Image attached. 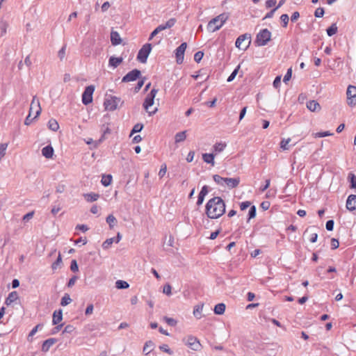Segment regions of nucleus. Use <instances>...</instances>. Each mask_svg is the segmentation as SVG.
<instances>
[{
    "label": "nucleus",
    "mask_w": 356,
    "mask_h": 356,
    "mask_svg": "<svg viewBox=\"0 0 356 356\" xmlns=\"http://www.w3.org/2000/svg\"><path fill=\"white\" fill-rule=\"evenodd\" d=\"M154 348L155 343L152 341L149 340L145 343L143 348V353L144 355H147L154 350Z\"/></svg>",
    "instance_id": "f3484780"
},
{
    "label": "nucleus",
    "mask_w": 356,
    "mask_h": 356,
    "mask_svg": "<svg viewBox=\"0 0 356 356\" xmlns=\"http://www.w3.org/2000/svg\"><path fill=\"white\" fill-rule=\"evenodd\" d=\"M281 84V76H277L275 77L274 81H273V86L275 88H278L280 86Z\"/></svg>",
    "instance_id": "13d9d810"
},
{
    "label": "nucleus",
    "mask_w": 356,
    "mask_h": 356,
    "mask_svg": "<svg viewBox=\"0 0 356 356\" xmlns=\"http://www.w3.org/2000/svg\"><path fill=\"white\" fill-rule=\"evenodd\" d=\"M346 208L349 211L356 209V195H350L346 201Z\"/></svg>",
    "instance_id": "dca6fc26"
},
{
    "label": "nucleus",
    "mask_w": 356,
    "mask_h": 356,
    "mask_svg": "<svg viewBox=\"0 0 356 356\" xmlns=\"http://www.w3.org/2000/svg\"><path fill=\"white\" fill-rule=\"evenodd\" d=\"M18 293L17 291H13L8 294V296L6 299L5 303L7 305H11L13 302L18 299Z\"/></svg>",
    "instance_id": "5701e85b"
},
{
    "label": "nucleus",
    "mask_w": 356,
    "mask_h": 356,
    "mask_svg": "<svg viewBox=\"0 0 356 356\" xmlns=\"http://www.w3.org/2000/svg\"><path fill=\"white\" fill-rule=\"evenodd\" d=\"M324 15V9L323 8H318L314 13L316 17H322Z\"/></svg>",
    "instance_id": "864d4df0"
},
{
    "label": "nucleus",
    "mask_w": 356,
    "mask_h": 356,
    "mask_svg": "<svg viewBox=\"0 0 356 356\" xmlns=\"http://www.w3.org/2000/svg\"><path fill=\"white\" fill-rule=\"evenodd\" d=\"M167 172V165L165 163H163L161 165L160 170L159 171L158 175L160 179H162L166 174Z\"/></svg>",
    "instance_id": "a19ab883"
},
{
    "label": "nucleus",
    "mask_w": 356,
    "mask_h": 356,
    "mask_svg": "<svg viewBox=\"0 0 356 356\" xmlns=\"http://www.w3.org/2000/svg\"><path fill=\"white\" fill-rule=\"evenodd\" d=\"M72 302V299L70 298L68 294H65L61 299L60 305L62 306H66L69 305Z\"/></svg>",
    "instance_id": "79ce46f5"
},
{
    "label": "nucleus",
    "mask_w": 356,
    "mask_h": 356,
    "mask_svg": "<svg viewBox=\"0 0 356 356\" xmlns=\"http://www.w3.org/2000/svg\"><path fill=\"white\" fill-rule=\"evenodd\" d=\"M239 69H240V65H238V66H237V67H236V69L232 72V73L229 76V77H228V79H227V81H228V82H231V81H232L235 79V77H236V74H238V72Z\"/></svg>",
    "instance_id": "a18cd8bd"
},
{
    "label": "nucleus",
    "mask_w": 356,
    "mask_h": 356,
    "mask_svg": "<svg viewBox=\"0 0 356 356\" xmlns=\"http://www.w3.org/2000/svg\"><path fill=\"white\" fill-rule=\"evenodd\" d=\"M186 345L193 350H200L202 348V345L199 340L193 336H189L187 339Z\"/></svg>",
    "instance_id": "4468645a"
},
{
    "label": "nucleus",
    "mask_w": 356,
    "mask_h": 356,
    "mask_svg": "<svg viewBox=\"0 0 356 356\" xmlns=\"http://www.w3.org/2000/svg\"><path fill=\"white\" fill-rule=\"evenodd\" d=\"M337 32V26L335 24H332L327 29V33L329 36H332Z\"/></svg>",
    "instance_id": "4c0bfd02"
},
{
    "label": "nucleus",
    "mask_w": 356,
    "mask_h": 356,
    "mask_svg": "<svg viewBox=\"0 0 356 356\" xmlns=\"http://www.w3.org/2000/svg\"><path fill=\"white\" fill-rule=\"evenodd\" d=\"M276 0H266V7L267 8H272L276 5Z\"/></svg>",
    "instance_id": "052dcab7"
},
{
    "label": "nucleus",
    "mask_w": 356,
    "mask_h": 356,
    "mask_svg": "<svg viewBox=\"0 0 356 356\" xmlns=\"http://www.w3.org/2000/svg\"><path fill=\"white\" fill-rule=\"evenodd\" d=\"M214 157L215 156L213 154L205 153L202 154L203 161L207 163L211 164L212 166H213L215 164Z\"/></svg>",
    "instance_id": "a878e982"
},
{
    "label": "nucleus",
    "mask_w": 356,
    "mask_h": 356,
    "mask_svg": "<svg viewBox=\"0 0 356 356\" xmlns=\"http://www.w3.org/2000/svg\"><path fill=\"white\" fill-rule=\"evenodd\" d=\"M225 305L224 303L217 304L214 307V313L216 314H223L225 311Z\"/></svg>",
    "instance_id": "c85d7f7f"
},
{
    "label": "nucleus",
    "mask_w": 356,
    "mask_h": 356,
    "mask_svg": "<svg viewBox=\"0 0 356 356\" xmlns=\"http://www.w3.org/2000/svg\"><path fill=\"white\" fill-rule=\"evenodd\" d=\"M186 138V131H181L177 134H176L175 140V143H180L184 141Z\"/></svg>",
    "instance_id": "7c9ffc66"
},
{
    "label": "nucleus",
    "mask_w": 356,
    "mask_h": 356,
    "mask_svg": "<svg viewBox=\"0 0 356 356\" xmlns=\"http://www.w3.org/2000/svg\"><path fill=\"white\" fill-rule=\"evenodd\" d=\"M208 192L209 190L207 186H204L198 195V199L197 202V205H201L202 204L204 197L207 195Z\"/></svg>",
    "instance_id": "6ab92c4d"
},
{
    "label": "nucleus",
    "mask_w": 356,
    "mask_h": 356,
    "mask_svg": "<svg viewBox=\"0 0 356 356\" xmlns=\"http://www.w3.org/2000/svg\"><path fill=\"white\" fill-rule=\"evenodd\" d=\"M163 320L170 326H175L177 325V321L174 318L165 316Z\"/></svg>",
    "instance_id": "de8ad7c7"
},
{
    "label": "nucleus",
    "mask_w": 356,
    "mask_h": 356,
    "mask_svg": "<svg viewBox=\"0 0 356 356\" xmlns=\"http://www.w3.org/2000/svg\"><path fill=\"white\" fill-rule=\"evenodd\" d=\"M187 44L183 42L175 50V55L177 63H182L184 58V52L186 51Z\"/></svg>",
    "instance_id": "ddd939ff"
},
{
    "label": "nucleus",
    "mask_w": 356,
    "mask_h": 356,
    "mask_svg": "<svg viewBox=\"0 0 356 356\" xmlns=\"http://www.w3.org/2000/svg\"><path fill=\"white\" fill-rule=\"evenodd\" d=\"M84 197H85V199L88 202H94V201L97 200L99 195L97 193H91L85 194Z\"/></svg>",
    "instance_id": "72a5a7b5"
},
{
    "label": "nucleus",
    "mask_w": 356,
    "mask_h": 356,
    "mask_svg": "<svg viewBox=\"0 0 356 356\" xmlns=\"http://www.w3.org/2000/svg\"><path fill=\"white\" fill-rule=\"evenodd\" d=\"M34 119L35 118H33V115H31V114L29 113L28 116L25 119L24 124L26 125H29Z\"/></svg>",
    "instance_id": "338daca9"
},
{
    "label": "nucleus",
    "mask_w": 356,
    "mask_h": 356,
    "mask_svg": "<svg viewBox=\"0 0 356 356\" xmlns=\"http://www.w3.org/2000/svg\"><path fill=\"white\" fill-rule=\"evenodd\" d=\"M159 349L169 355L172 354V351L169 348L167 344H163L159 346Z\"/></svg>",
    "instance_id": "09e8293b"
},
{
    "label": "nucleus",
    "mask_w": 356,
    "mask_h": 356,
    "mask_svg": "<svg viewBox=\"0 0 356 356\" xmlns=\"http://www.w3.org/2000/svg\"><path fill=\"white\" fill-rule=\"evenodd\" d=\"M140 74V72L138 70H133L132 71L127 73L123 78L122 82H130L136 80Z\"/></svg>",
    "instance_id": "2eb2a0df"
},
{
    "label": "nucleus",
    "mask_w": 356,
    "mask_h": 356,
    "mask_svg": "<svg viewBox=\"0 0 356 356\" xmlns=\"http://www.w3.org/2000/svg\"><path fill=\"white\" fill-rule=\"evenodd\" d=\"M63 319V314H62V311L60 309V310H58V311H55L53 314V319H52V323L54 325H57Z\"/></svg>",
    "instance_id": "393cba45"
},
{
    "label": "nucleus",
    "mask_w": 356,
    "mask_h": 356,
    "mask_svg": "<svg viewBox=\"0 0 356 356\" xmlns=\"http://www.w3.org/2000/svg\"><path fill=\"white\" fill-rule=\"evenodd\" d=\"M95 91L93 86H87L82 95V102L85 105H88L92 102V95Z\"/></svg>",
    "instance_id": "9b49d317"
},
{
    "label": "nucleus",
    "mask_w": 356,
    "mask_h": 356,
    "mask_svg": "<svg viewBox=\"0 0 356 356\" xmlns=\"http://www.w3.org/2000/svg\"><path fill=\"white\" fill-rule=\"evenodd\" d=\"M314 135L315 138H323V137H325V136H332L333 134L331 133L330 131H327L317 132V133H315Z\"/></svg>",
    "instance_id": "37998d69"
},
{
    "label": "nucleus",
    "mask_w": 356,
    "mask_h": 356,
    "mask_svg": "<svg viewBox=\"0 0 356 356\" xmlns=\"http://www.w3.org/2000/svg\"><path fill=\"white\" fill-rule=\"evenodd\" d=\"M70 269L73 271V272H76V271H78V265H77V263L76 261V260H72V262H71V266H70Z\"/></svg>",
    "instance_id": "0e129e2a"
},
{
    "label": "nucleus",
    "mask_w": 356,
    "mask_h": 356,
    "mask_svg": "<svg viewBox=\"0 0 356 356\" xmlns=\"http://www.w3.org/2000/svg\"><path fill=\"white\" fill-rule=\"evenodd\" d=\"M113 177L111 175H103L102 177L101 182L103 186H108L112 182Z\"/></svg>",
    "instance_id": "c756f323"
},
{
    "label": "nucleus",
    "mask_w": 356,
    "mask_h": 356,
    "mask_svg": "<svg viewBox=\"0 0 356 356\" xmlns=\"http://www.w3.org/2000/svg\"><path fill=\"white\" fill-rule=\"evenodd\" d=\"M106 222L109 225L110 228H113L117 222V220L113 215H108L106 218Z\"/></svg>",
    "instance_id": "c9c22d12"
},
{
    "label": "nucleus",
    "mask_w": 356,
    "mask_h": 356,
    "mask_svg": "<svg viewBox=\"0 0 356 356\" xmlns=\"http://www.w3.org/2000/svg\"><path fill=\"white\" fill-rule=\"evenodd\" d=\"M115 286L118 289H123L129 288V285L126 281L118 280L115 282Z\"/></svg>",
    "instance_id": "f704fd0d"
},
{
    "label": "nucleus",
    "mask_w": 356,
    "mask_h": 356,
    "mask_svg": "<svg viewBox=\"0 0 356 356\" xmlns=\"http://www.w3.org/2000/svg\"><path fill=\"white\" fill-rule=\"evenodd\" d=\"M250 37L248 34L240 35L236 40V47L240 49L245 50L250 43Z\"/></svg>",
    "instance_id": "9d476101"
},
{
    "label": "nucleus",
    "mask_w": 356,
    "mask_h": 356,
    "mask_svg": "<svg viewBox=\"0 0 356 356\" xmlns=\"http://www.w3.org/2000/svg\"><path fill=\"white\" fill-rule=\"evenodd\" d=\"M122 60H123V58L122 57L118 58V57L111 56L109 58L108 63H109L110 66L115 68L122 63Z\"/></svg>",
    "instance_id": "4be33fe9"
},
{
    "label": "nucleus",
    "mask_w": 356,
    "mask_h": 356,
    "mask_svg": "<svg viewBox=\"0 0 356 356\" xmlns=\"http://www.w3.org/2000/svg\"><path fill=\"white\" fill-rule=\"evenodd\" d=\"M271 33L267 29H262L257 35L256 43L258 46H264L270 41Z\"/></svg>",
    "instance_id": "423d86ee"
},
{
    "label": "nucleus",
    "mask_w": 356,
    "mask_h": 356,
    "mask_svg": "<svg viewBox=\"0 0 356 356\" xmlns=\"http://www.w3.org/2000/svg\"><path fill=\"white\" fill-rule=\"evenodd\" d=\"M8 143L0 144V160L6 155V149L8 148Z\"/></svg>",
    "instance_id": "58836bf2"
},
{
    "label": "nucleus",
    "mask_w": 356,
    "mask_h": 356,
    "mask_svg": "<svg viewBox=\"0 0 356 356\" xmlns=\"http://www.w3.org/2000/svg\"><path fill=\"white\" fill-rule=\"evenodd\" d=\"M111 41L113 45H118L121 43V38L120 34L117 31L111 32Z\"/></svg>",
    "instance_id": "b1692460"
},
{
    "label": "nucleus",
    "mask_w": 356,
    "mask_h": 356,
    "mask_svg": "<svg viewBox=\"0 0 356 356\" xmlns=\"http://www.w3.org/2000/svg\"><path fill=\"white\" fill-rule=\"evenodd\" d=\"M280 19L282 22V26L286 28L288 25V23H289V16L287 14H283L281 15L280 17Z\"/></svg>",
    "instance_id": "c03bdc74"
},
{
    "label": "nucleus",
    "mask_w": 356,
    "mask_h": 356,
    "mask_svg": "<svg viewBox=\"0 0 356 356\" xmlns=\"http://www.w3.org/2000/svg\"><path fill=\"white\" fill-rule=\"evenodd\" d=\"M56 339L53 338L45 340L42 343V350L45 353L49 351V348L56 343Z\"/></svg>",
    "instance_id": "aec40b11"
},
{
    "label": "nucleus",
    "mask_w": 356,
    "mask_h": 356,
    "mask_svg": "<svg viewBox=\"0 0 356 356\" xmlns=\"http://www.w3.org/2000/svg\"><path fill=\"white\" fill-rule=\"evenodd\" d=\"M34 211L29 212L24 216L23 220H29L33 217Z\"/></svg>",
    "instance_id": "774afa93"
},
{
    "label": "nucleus",
    "mask_w": 356,
    "mask_h": 356,
    "mask_svg": "<svg viewBox=\"0 0 356 356\" xmlns=\"http://www.w3.org/2000/svg\"><path fill=\"white\" fill-rule=\"evenodd\" d=\"M61 210V207L60 205L58 206H54L51 209V213L55 216Z\"/></svg>",
    "instance_id": "69168bd1"
},
{
    "label": "nucleus",
    "mask_w": 356,
    "mask_h": 356,
    "mask_svg": "<svg viewBox=\"0 0 356 356\" xmlns=\"http://www.w3.org/2000/svg\"><path fill=\"white\" fill-rule=\"evenodd\" d=\"M291 142V138L282 139L280 142V147L283 150H288L289 149V143Z\"/></svg>",
    "instance_id": "e433bc0d"
},
{
    "label": "nucleus",
    "mask_w": 356,
    "mask_h": 356,
    "mask_svg": "<svg viewBox=\"0 0 356 356\" xmlns=\"http://www.w3.org/2000/svg\"><path fill=\"white\" fill-rule=\"evenodd\" d=\"M348 179L350 182V188L356 190V176L353 173L350 172Z\"/></svg>",
    "instance_id": "473e14b6"
},
{
    "label": "nucleus",
    "mask_w": 356,
    "mask_h": 356,
    "mask_svg": "<svg viewBox=\"0 0 356 356\" xmlns=\"http://www.w3.org/2000/svg\"><path fill=\"white\" fill-rule=\"evenodd\" d=\"M120 103V98L115 96H110L104 100V106L106 111H113L118 108Z\"/></svg>",
    "instance_id": "39448f33"
},
{
    "label": "nucleus",
    "mask_w": 356,
    "mask_h": 356,
    "mask_svg": "<svg viewBox=\"0 0 356 356\" xmlns=\"http://www.w3.org/2000/svg\"><path fill=\"white\" fill-rule=\"evenodd\" d=\"M307 108L312 112L319 111L321 109L320 104L315 100H310L307 103Z\"/></svg>",
    "instance_id": "a211bd4d"
},
{
    "label": "nucleus",
    "mask_w": 356,
    "mask_h": 356,
    "mask_svg": "<svg viewBox=\"0 0 356 356\" xmlns=\"http://www.w3.org/2000/svg\"><path fill=\"white\" fill-rule=\"evenodd\" d=\"M249 219L253 218L256 216V207L252 206L249 210Z\"/></svg>",
    "instance_id": "4d7b16f0"
},
{
    "label": "nucleus",
    "mask_w": 356,
    "mask_h": 356,
    "mask_svg": "<svg viewBox=\"0 0 356 356\" xmlns=\"http://www.w3.org/2000/svg\"><path fill=\"white\" fill-rule=\"evenodd\" d=\"M163 292L168 296H170L172 294V287L170 284H165L163 286Z\"/></svg>",
    "instance_id": "49530a36"
},
{
    "label": "nucleus",
    "mask_w": 356,
    "mask_h": 356,
    "mask_svg": "<svg viewBox=\"0 0 356 356\" xmlns=\"http://www.w3.org/2000/svg\"><path fill=\"white\" fill-rule=\"evenodd\" d=\"M227 144L225 143H217L213 145V149L216 153L222 152L226 147Z\"/></svg>",
    "instance_id": "2f4dec72"
},
{
    "label": "nucleus",
    "mask_w": 356,
    "mask_h": 356,
    "mask_svg": "<svg viewBox=\"0 0 356 356\" xmlns=\"http://www.w3.org/2000/svg\"><path fill=\"white\" fill-rule=\"evenodd\" d=\"M325 227H326V229L328 231L333 230V228H334V221L332 220H330L327 221Z\"/></svg>",
    "instance_id": "680f3d73"
},
{
    "label": "nucleus",
    "mask_w": 356,
    "mask_h": 356,
    "mask_svg": "<svg viewBox=\"0 0 356 356\" xmlns=\"http://www.w3.org/2000/svg\"><path fill=\"white\" fill-rule=\"evenodd\" d=\"M339 243L338 240H337L335 238H332V240H331L332 248L333 250H335L339 248Z\"/></svg>",
    "instance_id": "e2e57ef3"
},
{
    "label": "nucleus",
    "mask_w": 356,
    "mask_h": 356,
    "mask_svg": "<svg viewBox=\"0 0 356 356\" xmlns=\"http://www.w3.org/2000/svg\"><path fill=\"white\" fill-rule=\"evenodd\" d=\"M42 154L47 159H50L53 156L54 149L51 145H47L42 148Z\"/></svg>",
    "instance_id": "412c9836"
},
{
    "label": "nucleus",
    "mask_w": 356,
    "mask_h": 356,
    "mask_svg": "<svg viewBox=\"0 0 356 356\" xmlns=\"http://www.w3.org/2000/svg\"><path fill=\"white\" fill-rule=\"evenodd\" d=\"M158 92V90L153 88L150 92L147 95L145 102L143 103V107L145 110L151 115L157 111V108H152L154 103V98Z\"/></svg>",
    "instance_id": "20e7f679"
},
{
    "label": "nucleus",
    "mask_w": 356,
    "mask_h": 356,
    "mask_svg": "<svg viewBox=\"0 0 356 356\" xmlns=\"http://www.w3.org/2000/svg\"><path fill=\"white\" fill-rule=\"evenodd\" d=\"M143 128V125L142 124H135L131 132V135L134 134V133L140 132Z\"/></svg>",
    "instance_id": "8fccbe9b"
},
{
    "label": "nucleus",
    "mask_w": 356,
    "mask_h": 356,
    "mask_svg": "<svg viewBox=\"0 0 356 356\" xmlns=\"http://www.w3.org/2000/svg\"><path fill=\"white\" fill-rule=\"evenodd\" d=\"M175 23L176 19L175 18H171L169 20H168L165 24L159 25L152 32L149 38V40H152V38L159 32L172 27L175 24Z\"/></svg>",
    "instance_id": "6e6552de"
},
{
    "label": "nucleus",
    "mask_w": 356,
    "mask_h": 356,
    "mask_svg": "<svg viewBox=\"0 0 356 356\" xmlns=\"http://www.w3.org/2000/svg\"><path fill=\"white\" fill-rule=\"evenodd\" d=\"M204 307V304L197 305L194 307L193 309V315L197 319H200L202 317V310Z\"/></svg>",
    "instance_id": "bb28decb"
},
{
    "label": "nucleus",
    "mask_w": 356,
    "mask_h": 356,
    "mask_svg": "<svg viewBox=\"0 0 356 356\" xmlns=\"http://www.w3.org/2000/svg\"><path fill=\"white\" fill-rule=\"evenodd\" d=\"M66 45H64L58 51V56L60 60H63L65 56Z\"/></svg>",
    "instance_id": "5fc2aeb1"
},
{
    "label": "nucleus",
    "mask_w": 356,
    "mask_h": 356,
    "mask_svg": "<svg viewBox=\"0 0 356 356\" xmlns=\"http://www.w3.org/2000/svg\"><path fill=\"white\" fill-rule=\"evenodd\" d=\"M48 127L54 131H56L59 129V124L55 119H50L48 122Z\"/></svg>",
    "instance_id": "cd10ccee"
},
{
    "label": "nucleus",
    "mask_w": 356,
    "mask_h": 356,
    "mask_svg": "<svg viewBox=\"0 0 356 356\" xmlns=\"http://www.w3.org/2000/svg\"><path fill=\"white\" fill-rule=\"evenodd\" d=\"M41 111L42 108L39 99L36 97H33L30 105L29 113L33 115V118H36L40 115Z\"/></svg>",
    "instance_id": "1a4fd4ad"
},
{
    "label": "nucleus",
    "mask_w": 356,
    "mask_h": 356,
    "mask_svg": "<svg viewBox=\"0 0 356 356\" xmlns=\"http://www.w3.org/2000/svg\"><path fill=\"white\" fill-rule=\"evenodd\" d=\"M207 217L211 219H217L225 212V203L220 197L210 199L205 207Z\"/></svg>",
    "instance_id": "f257e3e1"
},
{
    "label": "nucleus",
    "mask_w": 356,
    "mask_h": 356,
    "mask_svg": "<svg viewBox=\"0 0 356 356\" xmlns=\"http://www.w3.org/2000/svg\"><path fill=\"white\" fill-rule=\"evenodd\" d=\"M204 53L202 51H197L194 55V60L199 63L203 58Z\"/></svg>",
    "instance_id": "603ef678"
},
{
    "label": "nucleus",
    "mask_w": 356,
    "mask_h": 356,
    "mask_svg": "<svg viewBox=\"0 0 356 356\" xmlns=\"http://www.w3.org/2000/svg\"><path fill=\"white\" fill-rule=\"evenodd\" d=\"M42 327V325L38 324L36 326H35L32 330L29 332L28 338L32 337L35 335V334L38 332L39 327Z\"/></svg>",
    "instance_id": "6e6d98bb"
},
{
    "label": "nucleus",
    "mask_w": 356,
    "mask_h": 356,
    "mask_svg": "<svg viewBox=\"0 0 356 356\" xmlns=\"http://www.w3.org/2000/svg\"><path fill=\"white\" fill-rule=\"evenodd\" d=\"M228 19L227 13H222L211 19L207 24V30L210 32H215L219 30Z\"/></svg>",
    "instance_id": "7ed1b4c3"
},
{
    "label": "nucleus",
    "mask_w": 356,
    "mask_h": 356,
    "mask_svg": "<svg viewBox=\"0 0 356 356\" xmlns=\"http://www.w3.org/2000/svg\"><path fill=\"white\" fill-rule=\"evenodd\" d=\"M347 103L350 106L356 105V86H349L346 91Z\"/></svg>",
    "instance_id": "f8f14e48"
},
{
    "label": "nucleus",
    "mask_w": 356,
    "mask_h": 356,
    "mask_svg": "<svg viewBox=\"0 0 356 356\" xmlns=\"http://www.w3.org/2000/svg\"><path fill=\"white\" fill-rule=\"evenodd\" d=\"M251 203L249 201L243 202L240 204V209L242 211L245 210L247 208H248L250 206Z\"/></svg>",
    "instance_id": "bf43d9fd"
},
{
    "label": "nucleus",
    "mask_w": 356,
    "mask_h": 356,
    "mask_svg": "<svg viewBox=\"0 0 356 356\" xmlns=\"http://www.w3.org/2000/svg\"><path fill=\"white\" fill-rule=\"evenodd\" d=\"M213 181L219 186H226L229 189L236 188L240 181L241 179L239 177H234V178H229V177H222L221 176L218 175H214L213 176Z\"/></svg>",
    "instance_id": "f03ea898"
},
{
    "label": "nucleus",
    "mask_w": 356,
    "mask_h": 356,
    "mask_svg": "<svg viewBox=\"0 0 356 356\" xmlns=\"http://www.w3.org/2000/svg\"><path fill=\"white\" fill-rule=\"evenodd\" d=\"M291 76H292V69L289 68V69H288L286 74L284 76V80H283L284 82L287 83V81H289L291 79Z\"/></svg>",
    "instance_id": "3c124183"
},
{
    "label": "nucleus",
    "mask_w": 356,
    "mask_h": 356,
    "mask_svg": "<svg viewBox=\"0 0 356 356\" xmlns=\"http://www.w3.org/2000/svg\"><path fill=\"white\" fill-rule=\"evenodd\" d=\"M115 238H110L106 239L103 243H102V248L105 250L108 249L113 243L114 242Z\"/></svg>",
    "instance_id": "ea45409f"
},
{
    "label": "nucleus",
    "mask_w": 356,
    "mask_h": 356,
    "mask_svg": "<svg viewBox=\"0 0 356 356\" xmlns=\"http://www.w3.org/2000/svg\"><path fill=\"white\" fill-rule=\"evenodd\" d=\"M152 50L151 44H145L142 48L139 50L138 54L137 55V59L142 63H145L147 62V59L148 58L149 54H150Z\"/></svg>",
    "instance_id": "0eeeda50"
}]
</instances>
